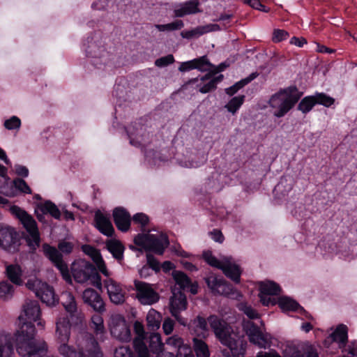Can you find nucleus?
Listing matches in <instances>:
<instances>
[{
	"label": "nucleus",
	"instance_id": "obj_28",
	"mask_svg": "<svg viewBox=\"0 0 357 357\" xmlns=\"http://www.w3.org/2000/svg\"><path fill=\"white\" fill-rule=\"evenodd\" d=\"M6 274L11 282L17 285H21L22 283V271L17 264H10L6 268Z\"/></svg>",
	"mask_w": 357,
	"mask_h": 357
},
{
	"label": "nucleus",
	"instance_id": "obj_42",
	"mask_svg": "<svg viewBox=\"0 0 357 357\" xmlns=\"http://www.w3.org/2000/svg\"><path fill=\"white\" fill-rule=\"evenodd\" d=\"M14 294V287L8 281L0 282V298L3 300L11 298Z\"/></svg>",
	"mask_w": 357,
	"mask_h": 357
},
{
	"label": "nucleus",
	"instance_id": "obj_17",
	"mask_svg": "<svg viewBox=\"0 0 357 357\" xmlns=\"http://www.w3.org/2000/svg\"><path fill=\"white\" fill-rule=\"evenodd\" d=\"M173 295L170 298L169 308L170 312L180 323L185 325V323L181 321L180 312L186 310L188 302L185 295L181 291L172 292Z\"/></svg>",
	"mask_w": 357,
	"mask_h": 357
},
{
	"label": "nucleus",
	"instance_id": "obj_38",
	"mask_svg": "<svg viewBox=\"0 0 357 357\" xmlns=\"http://www.w3.org/2000/svg\"><path fill=\"white\" fill-rule=\"evenodd\" d=\"M259 74L257 73H252L248 77L243 79L242 80L236 82L233 86L226 89V93L229 96H233L235 94L239 89L243 88L244 86L250 83L252 80L255 79Z\"/></svg>",
	"mask_w": 357,
	"mask_h": 357
},
{
	"label": "nucleus",
	"instance_id": "obj_29",
	"mask_svg": "<svg viewBox=\"0 0 357 357\" xmlns=\"http://www.w3.org/2000/svg\"><path fill=\"white\" fill-rule=\"evenodd\" d=\"M62 305L65 310L71 316L75 315L77 312V306L75 298L70 292H64L62 294Z\"/></svg>",
	"mask_w": 357,
	"mask_h": 357
},
{
	"label": "nucleus",
	"instance_id": "obj_49",
	"mask_svg": "<svg viewBox=\"0 0 357 357\" xmlns=\"http://www.w3.org/2000/svg\"><path fill=\"white\" fill-rule=\"evenodd\" d=\"M313 96L314 100H316V104L322 105L325 107H330L335 102L334 98L327 96L324 93H318Z\"/></svg>",
	"mask_w": 357,
	"mask_h": 357
},
{
	"label": "nucleus",
	"instance_id": "obj_2",
	"mask_svg": "<svg viewBox=\"0 0 357 357\" xmlns=\"http://www.w3.org/2000/svg\"><path fill=\"white\" fill-rule=\"evenodd\" d=\"M36 330L32 323H23L15 333L17 353L24 357H36L48 351L47 343L35 338Z\"/></svg>",
	"mask_w": 357,
	"mask_h": 357
},
{
	"label": "nucleus",
	"instance_id": "obj_21",
	"mask_svg": "<svg viewBox=\"0 0 357 357\" xmlns=\"http://www.w3.org/2000/svg\"><path fill=\"white\" fill-rule=\"evenodd\" d=\"M114 222L121 231H127L130 227L131 217L130 213L122 207L115 208L113 211Z\"/></svg>",
	"mask_w": 357,
	"mask_h": 357
},
{
	"label": "nucleus",
	"instance_id": "obj_9",
	"mask_svg": "<svg viewBox=\"0 0 357 357\" xmlns=\"http://www.w3.org/2000/svg\"><path fill=\"white\" fill-rule=\"evenodd\" d=\"M26 286L28 289L33 290L36 296L47 305H53L56 303L54 289L47 284L43 283L38 280H29Z\"/></svg>",
	"mask_w": 357,
	"mask_h": 357
},
{
	"label": "nucleus",
	"instance_id": "obj_25",
	"mask_svg": "<svg viewBox=\"0 0 357 357\" xmlns=\"http://www.w3.org/2000/svg\"><path fill=\"white\" fill-rule=\"evenodd\" d=\"M199 3L198 0H191L186 1L181 6L180 8L174 10L175 17H181L187 15L195 14L200 12L198 8Z\"/></svg>",
	"mask_w": 357,
	"mask_h": 357
},
{
	"label": "nucleus",
	"instance_id": "obj_3",
	"mask_svg": "<svg viewBox=\"0 0 357 357\" xmlns=\"http://www.w3.org/2000/svg\"><path fill=\"white\" fill-rule=\"evenodd\" d=\"M60 343L58 351L64 357H104L98 341L92 334L88 333H82L77 337V351L69 346L68 342Z\"/></svg>",
	"mask_w": 357,
	"mask_h": 357
},
{
	"label": "nucleus",
	"instance_id": "obj_39",
	"mask_svg": "<svg viewBox=\"0 0 357 357\" xmlns=\"http://www.w3.org/2000/svg\"><path fill=\"white\" fill-rule=\"evenodd\" d=\"M91 328L96 335H102L105 333L102 317L99 314H95L91 317Z\"/></svg>",
	"mask_w": 357,
	"mask_h": 357
},
{
	"label": "nucleus",
	"instance_id": "obj_48",
	"mask_svg": "<svg viewBox=\"0 0 357 357\" xmlns=\"http://www.w3.org/2000/svg\"><path fill=\"white\" fill-rule=\"evenodd\" d=\"M244 100L245 96L243 95L234 97L225 105V107L229 112L235 114L239 107L243 105Z\"/></svg>",
	"mask_w": 357,
	"mask_h": 357
},
{
	"label": "nucleus",
	"instance_id": "obj_44",
	"mask_svg": "<svg viewBox=\"0 0 357 357\" xmlns=\"http://www.w3.org/2000/svg\"><path fill=\"white\" fill-rule=\"evenodd\" d=\"M315 105L316 100H314L313 96H306L299 102L298 109L306 114L309 112Z\"/></svg>",
	"mask_w": 357,
	"mask_h": 357
},
{
	"label": "nucleus",
	"instance_id": "obj_26",
	"mask_svg": "<svg viewBox=\"0 0 357 357\" xmlns=\"http://www.w3.org/2000/svg\"><path fill=\"white\" fill-rule=\"evenodd\" d=\"M224 274L234 281L236 283L240 282L241 270L240 267L229 261H224L222 266L220 267Z\"/></svg>",
	"mask_w": 357,
	"mask_h": 357
},
{
	"label": "nucleus",
	"instance_id": "obj_40",
	"mask_svg": "<svg viewBox=\"0 0 357 357\" xmlns=\"http://www.w3.org/2000/svg\"><path fill=\"white\" fill-rule=\"evenodd\" d=\"M172 277L181 289H185L188 288L190 284V280L185 273L180 271H174L172 272Z\"/></svg>",
	"mask_w": 357,
	"mask_h": 357
},
{
	"label": "nucleus",
	"instance_id": "obj_22",
	"mask_svg": "<svg viewBox=\"0 0 357 357\" xmlns=\"http://www.w3.org/2000/svg\"><path fill=\"white\" fill-rule=\"evenodd\" d=\"M94 220L96 227L102 234L107 236H112L113 235L114 229L108 215L98 211L95 213Z\"/></svg>",
	"mask_w": 357,
	"mask_h": 357
},
{
	"label": "nucleus",
	"instance_id": "obj_62",
	"mask_svg": "<svg viewBox=\"0 0 357 357\" xmlns=\"http://www.w3.org/2000/svg\"><path fill=\"white\" fill-rule=\"evenodd\" d=\"M162 328L165 334H170L174 330V321L170 319H165L162 324Z\"/></svg>",
	"mask_w": 357,
	"mask_h": 357
},
{
	"label": "nucleus",
	"instance_id": "obj_57",
	"mask_svg": "<svg viewBox=\"0 0 357 357\" xmlns=\"http://www.w3.org/2000/svg\"><path fill=\"white\" fill-rule=\"evenodd\" d=\"M73 243L66 241H62L58 244L59 250L66 254L70 253L73 251Z\"/></svg>",
	"mask_w": 357,
	"mask_h": 357
},
{
	"label": "nucleus",
	"instance_id": "obj_16",
	"mask_svg": "<svg viewBox=\"0 0 357 357\" xmlns=\"http://www.w3.org/2000/svg\"><path fill=\"white\" fill-rule=\"evenodd\" d=\"M206 283L211 291L215 294L229 296L232 293L233 289L222 278H218L214 274H210L205 278Z\"/></svg>",
	"mask_w": 357,
	"mask_h": 357
},
{
	"label": "nucleus",
	"instance_id": "obj_59",
	"mask_svg": "<svg viewBox=\"0 0 357 357\" xmlns=\"http://www.w3.org/2000/svg\"><path fill=\"white\" fill-rule=\"evenodd\" d=\"M241 310L250 319H254L259 317V313L251 306L243 305L242 306Z\"/></svg>",
	"mask_w": 357,
	"mask_h": 357
},
{
	"label": "nucleus",
	"instance_id": "obj_37",
	"mask_svg": "<svg viewBox=\"0 0 357 357\" xmlns=\"http://www.w3.org/2000/svg\"><path fill=\"white\" fill-rule=\"evenodd\" d=\"M39 210L40 212L50 214L55 219H60L61 212L58 207L51 201H46L44 203L39 204Z\"/></svg>",
	"mask_w": 357,
	"mask_h": 357
},
{
	"label": "nucleus",
	"instance_id": "obj_11",
	"mask_svg": "<svg viewBox=\"0 0 357 357\" xmlns=\"http://www.w3.org/2000/svg\"><path fill=\"white\" fill-rule=\"evenodd\" d=\"M133 329L135 337L133 339L132 344L137 357H151L145 343L146 332L143 324L139 321H135L133 324Z\"/></svg>",
	"mask_w": 357,
	"mask_h": 357
},
{
	"label": "nucleus",
	"instance_id": "obj_4",
	"mask_svg": "<svg viewBox=\"0 0 357 357\" xmlns=\"http://www.w3.org/2000/svg\"><path fill=\"white\" fill-rule=\"evenodd\" d=\"M303 96L295 86L281 89L277 93L271 96L268 100L269 106L275 109L273 115L278 118L284 116L298 102Z\"/></svg>",
	"mask_w": 357,
	"mask_h": 357
},
{
	"label": "nucleus",
	"instance_id": "obj_51",
	"mask_svg": "<svg viewBox=\"0 0 357 357\" xmlns=\"http://www.w3.org/2000/svg\"><path fill=\"white\" fill-rule=\"evenodd\" d=\"M15 188L24 194H31L32 190L26 182L22 178H15L13 180Z\"/></svg>",
	"mask_w": 357,
	"mask_h": 357
},
{
	"label": "nucleus",
	"instance_id": "obj_52",
	"mask_svg": "<svg viewBox=\"0 0 357 357\" xmlns=\"http://www.w3.org/2000/svg\"><path fill=\"white\" fill-rule=\"evenodd\" d=\"M3 126L8 130H18L21 126V120L17 116H13L4 121Z\"/></svg>",
	"mask_w": 357,
	"mask_h": 357
},
{
	"label": "nucleus",
	"instance_id": "obj_54",
	"mask_svg": "<svg viewBox=\"0 0 357 357\" xmlns=\"http://www.w3.org/2000/svg\"><path fill=\"white\" fill-rule=\"evenodd\" d=\"M174 62V58L172 54H168L165 56L160 57L155 60V65L162 68L172 64Z\"/></svg>",
	"mask_w": 357,
	"mask_h": 357
},
{
	"label": "nucleus",
	"instance_id": "obj_33",
	"mask_svg": "<svg viewBox=\"0 0 357 357\" xmlns=\"http://www.w3.org/2000/svg\"><path fill=\"white\" fill-rule=\"evenodd\" d=\"M161 314L156 310L151 309L146 315L147 327L151 331H156L160 326Z\"/></svg>",
	"mask_w": 357,
	"mask_h": 357
},
{
	"label": "nucleus",
	"instance_id": "obj_36",
	"mask_svg": "<svg viewBox=\"0 0 357 357\" xmlns=\"http://www.w3.org/2000/svg\"><path fill=\"white\" fill-rule=\"evenodd\" d=\"M333 340L340 344V347H344L347 342V327L340 325L331 335Z\"/></svg>",
	"mask_w": 357,
	"mask_h": 357
},
{
	"label": "nucleus",
	"instance_id": "obj_12",
	"mask_svg": "<svg viewBox=\"0 0 357 357\" xmlns=\"http://www.w3.org/2000/svg\"><path fill=\"white\" fill-rule=\"evenodd\" d=\"M244 328L251 343L260 348H266L270 345L271 341L268 335L264 334L254 322L248 321L245 324Z\"/></svg>",
	"mask_w": 357,
	"mask_h": 357
},
{
	"label": "nucleus",
	"instance_id": "obj_55",
	"mask_svg": "<svg viewBox=\"0 0 357 357\" xmlns=\"http://www.w3.org/2000/svg\"><path fill=\"white\" fill-rule=\"evenodd\" d=\"M132 221L135 224L139 225L142 227H144L149 223V218L146 214L138 213L132 217Z\"/></svg>",
	"mask_w": 357,
	"mask_h": 357
},
{
	"label": "nucleus",
	"instance_id": "obj_41",
	"mask_svg": "<svg viewBox=\"0 0 357 357\" xmlns=\"http://www.w3.org/2000/svg\"><path fill=\"white\" fill-rule=\"evenodd\" d=\"M166 344L168 347L172 349L177 350V352L185 350L186 347H188L183 342V340L178 335H174L166 340Z\"/></svg>",
	"mask_w": 357,
	"mask_h": 357
},
{
	"label": "nucleus",
	"instance_id": "obj_45",
	"mask_svg": "<svg viewBox=\"0 0 357 357\" xmlns=\"http://www.w3.org/2000/svg\"><path fill=\"white\" fill-rule=\"evenodd\" d=\"M194 63L195 69H197L201 72H207L213 67V65L210 63L206 56L195 59Z\"/></svg>",
	"mask_w": 357,
	"mask_h": 357
},
{
	"label": "nucleus",
	"instance_id": "obj_56",
	"mask_svg": "<svg viewBox=\"0 0 357 357\" xmlns=\"http://www.w3.org/2000/svg\"><path fill=\"white\" fill-rule=\"evenodd\" d=\"M147 264L149 268H151L155 272H158L160 270V266L159 261L150 253L146 254Z\"/></svg>",
	"mask_w": 357,
	"mask_h": 357
},
{
	"label": "nucleus",
	"instance_id": "obj_13",
	"mask_svg": "<svg viewBox=\"0 0 357 357\" xmlns=\"http://www.w3.org/2000/svg\"><path fill=\"white\" fill-rule=\"evenodd\" d=\"M43 252L45 255L54 264L60 271L63 278L65 280L70 278L68 265L63 261V256L60 252L54 247L48 244L43 245Z\"/></svg>",
	"mask_w": 357,
	"mask_h": 357
},
{
	"label": "nucleus",
	"instance_id": "obj_43",
	"mask_svg": "<svg viewBox=\"0 0 357 357\" xmlns=\"http://www.w3.org/2000/svg\"><path fill=\"white\" fill-rule=\"evenodd\" d=\"M278 305L282 310L285 311H296L299 307L297 302L287 297L280 298Z\"/></svg>",
	"mask_w": 357,
	"mask_h": 357
},
{
	"label": "nucleus",
	"instance_id": "obj_23",
	"mask_svg": "<svg viewBox=\"0 0 357 357\" xmlns=\"http://www.w3.org/2000/svg\"><path fill=\"white\" fill-rule=\"evenodd\" d=\"M70 335V324L68 318L60 317L56 323V337L59 342H68Z\"/></svg>",
	"mask_w": 357,
	"mask_h": 357
},
{
	"label": "nucleus",
	"instance_id": "obj_19",
	"mask_svg": "<svg viewBox=\"0 0 357 357\" xmlns=\"http://www.w3.org/2000/svg\"><path fill=\"white\" fill-rule=\"evenodd\" d=\"M82 250L92 259L100 273L106 277L110 276L111 273L107 270L98 250L90 245H84L82 246Z\"/></svg>",
	"mask_w": 357,
	"mask_h": 357
},
{
	"label": "nucleus",
	"instance_id": "obj_46",
	"mask_svg": "<svg viewBox=\"0 0 357 357\" xmlns=\"http://www.w3.org/2000/svg\"><path fill=\"white\" fill-rule=\"evenodd\" d=\"M211 25H206V26H198L193 30L182 32L181 36L185 38H191L194 36H199L204 33H208V32L212 31V29L211 28Z\"/></svg>",
	"mask_w": 357,
	"mask_h": 357
},
{
	"label": "nucleus",
	"instance_id": "obj_5",
	"mask_svg": "<svg viewBox=\"0 0 357 357\" xmlns=\"http://www.w3.org/2000/svg\"><path fill=\"white\" fill-rule=\"evenodd\" d=\"M10 210L11 213L20 220L28 233L26 238L28 245L31 250H36L39 247L40 241L36 222L26 211L17 206H11Z\"/></svg>",
	"mask_w": 357,
	"mask_h": 357
},
{
	"label": "nucleus",
	"instance_id": "obj_64",
	"mask_svg": "<svg viewBox=\"0 0 357 357\" xmlns=\"http://www.w3.org/2000/svg\"><path fill=\"white\" fill-rule=\"evenodd\" d=\"M15 172L17 175L21 176L22 177H27L29 175L28 169L22 165H17L15 167Z\"/></svg>",
	"mask_w": 357,
	"mask_h": 357
},
{
	"label": "nucleus",
	"instance_id": "obj_7",
	"mask_svg": "<svg viewBox=\"0 0 357 357\" xmlns=\"http://www.w3.org/2000/svg\"><path fill=\"white\" fill-rule=\"evenodd\" d=\"M137 245L142 246L146 251H151L162 255L165 250L168 247L169 242L167 235L164 234H138L134 240Z\"/></svg>",
	"mask_w": 357,
	"mask_h": 357
},
{
	"label": "nucleus",
	"instance_id": "obj_34",
	"mask_svg": "<svg viewBox=\"0 0 357 357\" xmlns=\"http://www.w3.org/2000/svg\"><path fill=\"white\" fill-rule=\"evenodd\" d=\"M193 349L197 357H210V351L207 344L200 337L193 338Z\"/></svg>",
	"mask_w": 357,
	"mask_h": 357
},
{
	"label": "nucleus",
	"instance_id": "obj_60",
	"mask_svg": "<svg viewBox=\"0 0 357 357\" xmlns=\"http://www.w3.org/2000/svg\"><path fill=\"white\" fill-rule=\"evenodd\" d=\"M260 298V301L264 305L268 306V305H275L276 302L274 298H271L270 297L271 295L268 294H264L259 293V294Z\"/></svg>",
	"mask_w": 357,
	"mask_h": 357
},
{
	"label": "nucleus",
	"instance_id": "obj_31",
	"mask_svg": "<svg viewBox=\"0 0 357 357\" xmlns=\"http://www.w3.org/2000/svg\"><path fill=\"white\" fill-rule=\"evenodd\" d=\"M107 250L112 253L114 258L119 261H121L123 259L124 247L119 241L110 240L106 244Z\"/></svg>",
	"mask_w": 357,
	"mask_h": 357
},
{
	"label": "nucleus",
	"instance_id": "obj_27",
	"mask_svg": "<svg viewBox=\"0 0 357 357\" xmlns=\"http://www.w3.org/2000/svg\"><path fill=\"white\" fill-rule=\"evenodd\" d=\"M207 321L208 320L199 315L192 321L194 333L197 337L206 338L208 336V329Z\"/></svg>",
	"mask_w": 357,
	"mask_h": 357
},
{
	"label": "nucleus",
	"instance_id": "obj_61",
	"mask_svg": "<svg viewBox=\"0 0 357 357\" xmlns=\"http://www.w3.org/2000/svg\"><path fill=\"white\" fill-rule=\"evenodd\" d=\"M217 86L211 79L207 84L199 88V91L202 93H206L216 89Z\"/></svg>",
	"mask_w": 357,
	"mask_h": 357
},
{
	"label": "nucleus",
	"instance_id": "obj_6",
	"mask_svg": "<svg viewBox=\"0 0 357 357\" xmlns=\"http://www.w3.org/2000/svg\"><path fill=\"white\" fill-rule=\"evenodd\" d=\"M74 280L78 283H84L90 281L95 287L101 289V278L96 267L89 261L79 260L73 264L71 268Z\"/></svg>",
	"mask_w": 357,
	"mask_h": 357
},
{
	"label": "nucleus",
	"instance_id": "obj_58",
	"mask_svg": "<svg viewBox=\"0 0 357 357\" xmlns=\"http://www.w3.org/2000/svg\"><path fill=\"white\" fill-rule=\"evenodd\" d=\"M289 37V33L284 30L276 29L273 32V40L275 43L280 42L287 39Z\"/></svg>",
	"mask_w": 357,
	"mask_h": 357
},
{
	"label": "nucleus",
	"instance_id": "obj_47",
	"mask_svg": "<svg viewBox=\"0 0 357 357\" xmlns=\"http://www.w3.org/2000/svg\"><path fill=\"white\" fill-rule=\"evenodd\" d=\"M155 26L160 31H171L181 29L184 24L182 20H177L166 24H156Z\"/></svg>",
	"mask_w": 357,
	"mask_h": 357
},
{
	"label": "nucleus",
	"instance_id": "obj_50",
	"mask_svg": "<svg viewBox=\"0 0 357 357\" xmlns=\"http://www.w3.org/2000/svg\"><path fill=\"white\" fill-rule=\"evenodd\" d=\"M203 257L204 260L210 266L213 267H215L217 268L220 269L224 261H219L215 256L212 255V253L209 251L204 252L203 253Z\"/></svg>",
	"mask_w": 357,
	"mask_h": 357
},
{
	"label": "nucleus",
	"instance_id": "obj_1",
	"mask_svg": "<svg viewBox=\"0 0 357 357\" xmlns=\"http://www.w3.org/2000/svg\"><path fill=\"white\" fill-rule=\"evenodd\" d=\"M207 320L216 338L229 349L223 351V355L226 357H243L245 346L242 342H239L232 337L233 329L231 326L214 314L210 315Z\"/></svg>",
	"mask_w": 357,
	"mask_h": 357
},
{
	"label": "nucleus",
	"instance_id": "obj_30",
	"mask_svg": "<svg viewBox=\"0 0 357 357\" xmlns=\"http://www.w3.org/2000/svg\"><path fill=\"white\" fill-rule=\"evenodd\" d=\"M14 355L12 342L9 335L0 337V357H13Z\"/></svg>",
	"mask_w": 357,
	"mask_h": 357
},
{
	"label": "nucleus",
	"instance_id": "obj_18",
	"mask_svg": "<svg viewBox=\"0 0 357 357\" xmlns=\"http://www.w3.org/2000/svg\"><path fill=\"white\" fill-rule=\"evenodd\" d=\"M84 302L89 304L93 309L98 312L105 310V303L100 295L93 289L88 288L83 291Z\"/></svg>",
	"mask_w": 357,
	"mask_h": 357
},
{
	"label": "nucleus",
	"instance_id": "obj_8",
	"mask_svg": "<svg viewBox=\"0 0 357 357\" xmlns=\"http://www.w3.org/2000/svg\"><path fill=\"white\" fill-rule=\"evenodd\" d=\"M108 326L112 337L122 342L130 341V329L123 315L119 314H112L109 317Z\"/></svg>",
	"mask_w": 357,
	"mask_h": 357
},
{
	"label": "nucleus",
	"instance_id": "obj_15",
	"mask_svg": "<svg viewBox=\"0 0 357 357\" xmlns=\"http://www.w3.org/2000/svg\"><path fill=\"white\" fill-rule=\"evenodd\" d=\"M107 278L103 281V285L107 290L110 301L116 305L123 304L126 300V292L123 289L121 284L109 276Z\"/></svg>",
	"mask_w": 357,
	"mask_h": 357
},
{
	"label": "nucleus",
	"instance_id": "obj_32",
	"mask_svg": "<svg viewBox=\"0 0 357 357\" xmlns=\"http://www.w3.org/2000/svg\"><path fill=\"white\" fill-rule=\"evenodd\" d=\"M149 347L150 350L156 354L157 356L163 351L164 344L161 340V336L159 333H153L149 336Z\"/></svg>",
	"mask_w": 357,
	"mask_h": 357
},
{
	"label": "nucleus",
	"instance_id": "obj_53",
	"mask_svg": "<svg viewBox=\"0 0 357 357\" xmlns=\"http://www.w3.org/2000/svg\"><path fill=\"white\" fill-rule=\"evenodd\" d=\"M114 357H135L129 347L121 346L116 348L114 353Z\"/></svg>",
	"mask_w": 357,
	"mask_h": 357
},
{
	"label": "nucleus",
	"instance_id": "obj_24",
	"mask_svg": "<svg viewBox=\"0 0 357 357\" xmlns=\"http://www.w3.org/2000/svg\"><path fill=\"white\" fill-rule=\"evenodd\" d=\"M291 357H318L316 349L310 344H304L298 347H290Z\"/></svg>",
	"mask_w": 357,
	"mask_h": 357
},
{
	"label": "nucleus",
	"instance_id": "obj_63",
	"mask_svg": "<svg viewBox=\"0 0 357 357\" xmlns=\"http://www.w3.org/2000/svg\"><path fill=\"white\" fill-rule=\"evenodd\" d=\"M192 69H195L194 59L189 61L181 63L178 68V70L181 72L189 71Z\"/></svg>",
	"mask_w": 357,
	"mask_h": 357
},
{
	"label": "nucleus",
	"instance_id": "obj_10",
	"mask_svg": "<svg viewBox=\"0 0 357 357\" xmlns=\"http://www.w3.org/2000/svg\"><path fill=\"white\" fill-rule=\"evenodd\" d=\"M20 238L15 228L10 226L0 227V248L10 252L18 250Z\"/></svg>",
	"mask_w": 357,
	"mask_h": 357
},
{
	"label": "nucleus",
	"instance_id": "obj_14",
	"mask_svg": "<svg viewBox=\"0 0 357 357\" xmlns=\"http://www.w3.org/2000/svg\"><path fill=\"white\" fill-rule=\"evenodd\" d=\"M136 297L143 305H152L158 301L159 294L149 284L143 282H135Z\"/></svg>",
	"mask_w": 357,
	"mask_h": 357
},
{
	"label": "nucleus",
	"instance_id": "obj_35",
	"mask_svg": "<svg viewBox=\"0 0 357 357\" xmlns=\"http://www.w3.org/2000/svg\"><path fill=\"white\" fill-rule=\"evenodd\" d=\"M281 289L280 286L274 282L266 281L259 283V293L271 296L280 294Z\"/></svg>",
	"mask_w": 357,
	"mask_h": 357
},
{
	"label": "nucleus",
	"instance_id": "obj_20",
	"mask_svg": "<svg viewBox=\"0 0 357 357\" xmlns=\"http://www.w3.org/2000/svg\"><path fill=\"white\" fill-rule=\"evenodd\" d=\"M40 316V308L38 301L26 300L23 305V314L19 317L20 319H24V323L36 321Z\"/></svg>",
	"mask_w": 357,
	"mask_h": 357
}]
</instances>
